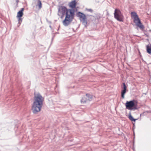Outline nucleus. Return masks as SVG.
Segmentation results:
<instances>
[{"mask_svg": "<svg viewBox=\"0 0 151 151\" xmlns=\"http://www.w3.org/2000/svg\"><path fill=\"white\" fill-rule=\"evenodd\" d=\"M65 14V17L63 22V23L65 26H67L74 18V11L73 9H67L64 6L60 7L58 9V15L62 18Z\"/></svg>", "mask_w": 151, "mask_h": 151, "instance_id": "1", "label": "nucleus"}, {"mask_svg": "<svg viewBox=\"0 0 151 151\" xmlns=\"http://www.w3.org/2000/svg\"><path fill=\"white\" fill-rule=\"evenodd\" d=\"M126 108L129 110H135L137 108V105L134 101H127L125 104Z\"/></svg>", "mask_w": 151, "mask_h": 151, "instance_id": "2", "label": "nucleus"}, {"mask_svg": "<svg viewBox=\"0 0 151 151\" xmlns=\"http://www.w3.org/2000/svg\"><path fill=\"white\" fill-rule=\"evenodd\" d=\"M34 114H36L38 112V96L35 95V101L32 109Z\"/></svg>", "mask_w": 151, "mask_h": 151, "instance_id": "3", "label": "nucleus"}, {"mask_svg": "<svg viewBox=\"0 0 151 151\" xmlns=\"http://www.w3.org/2000/svg\"><path fill=\"white\" fill-rule=\"evenodd\" d=\"M77 15L79 18L80 21L82 22L83 24L86 27L87 22L85 15L80 12H78L77 14Z\"/></svg>", "mask_w": 151, "mask_h": 151, "instance_id": "4", "label": "nucleus"}, {"mask_svg": "<svg viewBox=\"0 0 151 151\" xmlns=\"http://www.w3.org/2000/svg\"><path fill=\"white\" fill-rule=\"evenodd\" d=\"M92 98V95L89 94H86L82 97L81 100V102L82 104H84L91 100Z\"/></svg>", "mask_w": 151, "mask_h": 151, "instance_id": "5", "label": "nucleus"}, {"mask_svg": "<svg viewBox=\"0 0 151 151\" xmlns=\"http://www.w3.org/2000/svg\"><path fill=\"white\" fill-rule=\"evenodd\" d=\"M114 17L118 21H122L123 16L122 14L120 11L118 9H116L114 13Z\"/></svg>", "mask_w": 151, "mask_h": 151, "instance_id": "6", "label": "nucleus"}, {"mask_svg": "<svg viewBox=\"0 0 151 151\" xmlns=\"http://www.w3.org/2000/svg\"><path fill=\"white\" fill-rule=\"evenodd\" d=\"M44 101V98L38 94V111L41 110V108L43 105Z\"/></svg>", "mask_w": 151, "mask_h": 151, "instance_id": "7", "label": "nucleus"}, {"mask_svg": "<svg viewBox=\"0 0 151 151\" xmlns=\"http://www.w3.org/2000/svg\"><path fill=\"white\" fill-rule=\"evenodd\" d=\"M24 10V9L22 8V9L21 10L17 12V17L18 19V21L19 22H22V20L21 18V17L23 16V11Z\"/></svg>", "mask_w": 151, "mask_h": 151, "instance_id": "8", "label": "nucleus"}, {"mask_svg": "<svg viewBox=\"0 0 151 151\" xmlns=\"http://www.w3.org/2000/svg\"><path fill=\"white\" fill-rule=\"evenodd\" d=\"M133 19L134 21V22L136 24V25H137L141 29H142L144 28L143 26L141 23L140 21V20L138 17Z\"/></svg>", "mask_w": 151, "mask_h": 151, "instance_id": "9", "label": "nucleus"}, {"mask_svg": "<svg viewBox=\"0 0 151 151\" xmlns=\"http://www.w3.org/2000/svg\"><path fill=\"white\" fill-rule=\"evenodd\" d=\"M123 89L122 90L121 92V95L122 97L124 99V94L126 92V86L124 83H123Z\"/></svg>", "mask_w": 151, "mask_h": 151, "instance_id": "10", "label": "nucleus"}, {"mask_svg": "<svg viewBox=\"0 0 151 151\" xmlns=\"http://www.w3.org/2000/svg\"><path fill=\"white\" fill-rule=\"evenodd\" d=\"M147 52L149 54H151V44H148L146 46Z\"/></svg>", "mask_w": 151, "mask_h": 151, "instance_id": "11", "label": "nucleus"}, {"mask_svg": "<svg viewBox=\"0 0 151 151\" xmlns=\"http://www.w3.org/2000/svg\"><path fill=\"white\" fill-rule=\"evenodd\" d=\"M76 3L75 1H73L70 2L69 4V6L72 8H74L75 7Z\"/></svg>", "mask_w": 151, "mask_h": 151, "instance_id": "12", "label": "nucleus"}, {"mask_svg": "<svg viewBox=\"0 0 151 151\" xmlns=\"http://www.w3.org/2000/svg\"><path fill=\"white\" fill-rule=\"evenodd\" d=\"M131 17L133 19L138 17L137 14L134 12H132L131 14Z\"/></svg>", "mask_w": 151, "mask_h": 151, "instance_id": "13", "label": "nucleus"}, {"mask_svg": "<svg viewBox=\"0 0 151 151\" xmlns=\"http://www.w3.org/2000/svg\"><path fill=\"white\" fill-rule=\"evenodd\" d=\"M129 118L132 121H135L137 120V119H134L130 114L129 115Z\"/></svg>", "mask_w": 151, "mask_h": 151, "instance_id": "14", "label": "nucleus"}, {"mask_svg": "<svg viewBox=\"0 0 151 151\" xmlns=\"http://www.w3.org/2000/svg\"><path fill=\"white\" fill-rule=\"evenodd\" d=\"M38 7L40 9L42 7V4L40 1H38Z\"/></svg>", "mask_w": 151, "mask_h": 151, "instance_id": "15", "label": "nucleus"}, {"mask_svg": "<svg viewBox=\"0 0 151 151\" xmlns=\"http://www.w3.org/2000/svg\"><path fill=\"white\" fill-rule=\"evenodd\" d=\"M87 10L90 12H92V10L91 9H88Z\"/></svg>", "mask_w": 151, "mask_h": 151, "instance_id": "16", "label": "nucleus"}]
</instances>
